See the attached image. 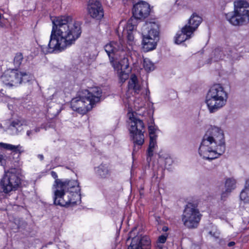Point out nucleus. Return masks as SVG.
Masks as SVG:
<instances>
[{
  "label": "nucleus",
  "instance_id": "4be33fe9",
  "mask_svg": "<svg viewBox=\"0 0 249 249\" xmlns=\"http://www.w3.org/2000/svg\"><path fill=\"white\" fill-rule=\"evenodd\" d=\"M236 181L233 178H229L226 179L225 184V189L227 192H231L236 187Z\"/></svg>",
  "mask_w": 249,
  "mask_h": 249
},
{
  "label": "nucleus",
  "instance_id": "a878e982",
  "mask_svg": "<svg viewBox=\"0 0 249 249\" xmlns=\"http://www.w3.org/2000/svg\"><path fill=\"white\" fill-rule=\"evenodd\" d=\"M23 59V55L21 53H16L14 59V64L16 67H19Z\"/></svg>",
  "mask_w": 249,
  "mask_h": 249
},
{
  "label": "nucleus",
  "instance_id": "79ce46f5",
  "mask_svg": "<svg viewBox=\"0 0 249 249\" xmlns=\"http://www.w3.org/2000/svg\"><path fill=\"white\" fill-rule=\"evenodd\" d=\"M40 130V128L37 127V128H36L35 129H34L33 131V133H37L38 132H39Z\"/></svg>",
  "mask_w": 249,
  "mask_h": 249
},
{
  "label": "nucleus",
  "instance_id": "e433bc0d",
  "mask_svg": "<svg viewBox=\"0 0 249 249\" xmlns=\"http://www.w3.org/2000/svg\"><path fill=\"white\" fill-rule=\"evenodd\" d=\"M190 249H200V248L198 245L193 244L191 246Z\"/></svg>",
  "mask_w": 249,
  "mask_h": 249
},
{
  "label": "nucleus",
  "instance_id": "f257e3e1",
  "mask_svg": "<svg viewBox=\"0 0 249 249\" xmlns=\"http://www.w3.org/2000/svg\"><path fill=\"white\" fill-rule=\"evenodd\" d=\"M47 47H42L45 53L60 52L74 44L81 34L79 23L70 16L55 17Z\"/></svg>",
  "mask_w": 249,
  "mask_h": 249
},
{
  "label": "nucleus",
  "instance_id": "6ab92c4d",
  "mask_svg": "<svg viewBox=\"0 0 249 249\" xmlns=\"http://www.w3.org/2000/svg\"><path fill=\"white\" fill-rule=\"evenodd\" d=\"M128 88L135 93H139L141 89V85L135 74H132L128 81Z\"/></svg>",
  "mask_w": 249,
  "mask_h": 249
},
{
  "label": "nucleus",
  "instance_id": "f3484780",
  "mask_svg": "<svg viewBox=\"0 0 249 249\" xmlns=\"http://www.w3.org/2000/svg\"><path fill=\"white\" fill-rule=\"evenodd\" d=\"M193 33L188 29L187 26H184L182 28L181 30L178 31L176 34L175 37V43L177 44H180L185 41L186 40L190 38Z\"/></svg>",
  "mask_w": 249,
  "mask_h": 249
},
{
  "label": "nucleus",
  "instance_id": "f03ea898",
  "mask_svg": "<svg viewBox=\"0 0 249 249\" xmlns=\"http://www.w3.org/2000/svg\"><path fill=\"white\" fill-rule=\"evenodd\" d=\"M226 149L223 130L211 126L206 132L199 146L198 153L204 159L212 160L223 154Z\"/></svg>",
  "mask_w": 249,
  "mask_h": 249
},
{
  "label": "nucleus",
  "instance_id": "412c9836",
  "mask_svg": "<svg viewBox=\"0 0 249 249\" xmlns=\"http://www.w3.org/2000/svg\"><path fill=\"white\" fill-rule=\"evenodd\" d=\"M240 197L244 203H249V186L246 182L244 189L240 193Z\"/></svg>",
  "mask_w": 249,
  "mask_h": 249
},
{
  "label": "nucleus",
  "instance_id": "c9c22d12",
  "mask_svg": "<svg viewBox=\"0 0 249 249\" xmlns=\"http://www.w3.org/2000/svg\"><path fill=\"white\" fill-rule=\"evenodd\" d=\"M4 159L2 155H0V165H3L4 163Z\"/></svg>",
  "mask_w": 249,
  "mask_h": 249
},
{
  "label": "nucleus",
  "instance_id": "dca6fc26",
  "mask_svg": "<svg viewBox=\"0 0 249 249\" xmlns=\"http://www.w3.org/2000/svg\"><path fill=\"white\" fill-rule=\"evenodd\" d=\"M150 240L147 236H138L132 238L128 249H150Z\"/></svg>",
  "mask_w": 249,
  "mask_h": 249
},
{
  "label": "nucleus",
  "instance_id": "9d476101",
  "mask_svg": "<svg viewBox=\"0 0 249 249\" xmlns=\"http://www.w3.org/2000/svg\"><path fill=\"white\" fill-rule=\"evenodd\" d=\"M129 119L130 122L129 130L134 145V150H136L137 145L138 149L139 146L142 145L144 142V125L142 120L133 116H130Z\"/></svg>",
  "mask_w": 249,
  "mask_h": 249
},
{
  "label": "nucleus",
  "instance_id": "9b49d317",
  "mask_svg": "<svg viewBox=\"0 0 249 249\" xmlns=\"http://www.w3.org/2000/svg\"><path fill=\"white\" fill-rule=\"evenodd\" d=\"M28 73L21 72L17 70H7L0 78V83H3L6 87L11 88L17 87L22 83L29 81Z\"/></svg>",
  "mask_w": 249,
  "mask_h": 249
},
{
  "label": "nucleus",
  "instance_id": "393cba45",
  "mask_svg": "<svg viewBox=\"0 0 249 249\" xmlns=\"http://www.w3.org/2000/svg\"><path fill=\"white\" fill-rule=\"evenodd\" d=\"M117 71L118 76L119 77L120 81L124 83L126 79L128 78V75L125 70H115Z\"/></svg>",
  "mask_w": 249,
  "mask_h": 249
},
{
  "label": "nucleus",
  "instance_id": "2f4dec72",
  "mask_svg": "<svg viewBox=\"0 0 249 249\" xmlns=\"http://www.w3.org/2000/svg\"><path fill=\"white\" fill-rule=\"evenodd\" d=\"M173 162V160L170 157H167L165 159V165L166 167H169Z\"/></svg>",
  "mask_w": 249,
  "mask_h": 249
},
{
  "label": "nucleus",
  "instance_id": "1a4fd4ad",
  "mask_svg": "<svg viewBox=\"0 0 249 249\" xmlns=\"http://www.w3.org/2000/svg\"><path fill=\"white\" fill-rule=\"evenodd\" d=\"M131 23L129 21L127 25V39L128 45L126 46L123 44V40L120 39L119 42L111 41L106 44L104 49L107 54H110L111 53H115L117 51H121L123 53H131L133 51L134 44V36L132 30L134 29V26L131 25Z\"/></svg>",
  "mask_w": 249,
  "mask_h": 249
},
{
  "label": "nucleus",
  "instance_id": "473e14b6",
  "mask_svg": "<svg viewBox=\"0 0 249 249\" xmlns=\"http://www.w3.org/2000/svg\"><path fill=\"white\" fill-rule=\"evenodd\" d=\"M231 193V192H227V190L225 189V191L221 194V198L222 200H224Z\"/></svg>",
  "mask_w": 249,
  "mask_h": 249
},
{
  "label": "nucleus",
  "instance_id": "a18cd8bd",
  "mask_svg": "<svg viewBox=\"0 0 249 249\" xmlns=\"http://www.w3.org/2000/svg\"><path fill=\"white\" fill-rule=\"evenodd\" d=\"M246 182L247 183V184L249 185V178L246 180Z\"/></svg>",
  "mask_w": 249,
  "mask_h": 249
},
{
  "label": "nucleus",
  "instance_id": "7ed1b4c3",
  "mask_svg": "<svg viewBox=\"0 0 249 249\" xmlns=\"http://www.w3.org/2000/svg\"><path fill=\"white\" fill-rule=\"evenodd\" d=\"M51 175L55 179L53 187L54 204L61 206L76 204L80 198L78 182L75 180L58 179L57 175L54 171H52Z\"/></svg>",
  "mask_w": 249,
  "mask_h": 249
},
{
  "label": "nucleus",
  "instance_id": "423d86ee",
  "mask_svg": "<svg viewBox=\"0 0 249 249\" xmlns=\"http://www.w3.org/2000/svg\"><path fill=\"white\" fill-rule=\"evenodd\" d=\"M234 11L226 14V19L234 26H240L249 22V3L245 0L234 3Z\"/></svg>",
  "mask_w": 249,
  "mask_h": 249
},
{
  "label": "nucleus",
  "instance_id": "c756f323",
  "mask_svg": "<svg viewBox=\"0 0 249 249\" xmlns=\"http://www.w3.org/2000/svg\"><path fill=\"white\" fill-rule=\"evenodd\" d=\"M21 125H22V124L21 123V122L19 121L16 120V121H13L11 123L10 127L11 129H16L17 130H18V128L19 127H20L21 126Z\"/></svg>",
  "mask_w": 249,
  "mask_h": 249
},
{
  "label": "nucleus",
  "instance_id": "72a5a7b5",
  "mask_svg": "<svg viewBox=\"0 0 249 249\" xmlns=\"http://www.w3.org/2000/svg\"><path fill=\"white\" fill-rule=\"evenodd\" d=\"M150 141H156L157 136L155 133H150Z\"/></svg>",
  "mask_w": 249,
  "mask_h": 249
},
{
  "label": "nucleus",
  "instance_id": "20e7f679",
  "mask_svg": "<svg viewBox=\"0 0 249 249\" xmlns=\"http://www.w3.org/2000/svg\"><path fill=\"white\" fill-rule=\"evenodd\" d=\"M101 95L102 91L98 87L79 91L76 96L71 100V108L73 111L85 114L100 101Z\"/></svg>",
  "mask_w": 249,
  "mask_h": 249
},
{
  "label": "nucleus",
  "instance_id": "bb28decb",
  "mask_svg": "<svg viewBox=\"0 0 249 249\" xmlns=\"http://www.w3.org/2000/svg\"><path fill=\"white\" fill-rule=\"evenodd\" d=\"M213 53L214 55L213 58L214 61H216L224 58V56L222 55L223 52L219 49H215Z\"/></svg>",
  "mask_w": 249,
  "mask_h": 249
},
{
  "label": "nucleus",
  "instance_id": "58836bf2",
  "mask_svg": "<svg viewBox=\"0 0 249 249\" xmlns=\"http://www.w3.org/2000/svg\"><path fill=\"white\" fill-rule=\"evenodd\" d=\"M33 133V131L32 130H28L26 132V134L28 137H30L32 134Z\"/></svg>",
  "mask_w": 249,
  "mask_h": 249
},
{
  "label": "nucleus",
  "instance_id": "c85d7f7f",
  "mask_svg": "<svg viewBox=\"0 0 249 249\" xmlns=\"http://www.w3.org/2000/svg\"><path fill=\"white\" fill-rule=\"evenodd\" d=\"M156 141H150L149 148L147 151V155L148 157H151L153 156V150L156 146Z\"/></svg>",
  "mask_w": 249,
  "mask_h": 249
},
{
  "label": "nucleus",
  "instance_id": "f8f14e48",
  "mask_svg": "<svg viewBox=\"0 0 249 249\" xmlns=\"http://www.w3.org/2000/svg\"><path fill=\"white\" fill-rule=\"evenodd\" d=\"M201 214L194 204L188 203L185 207L182 215L183 224L188 228H196L201 219Z\"/></svg>",
  "mask_w": 249,
  "mask_h": 249
},
{
  "label": "nucleus",
  "instance_id": "a211bd4d",
  "mask_svg": "<svg viewBox=\"0 0 249 249\" xmlns=\"http://www.w3.org/2000/svg\"><path fill=\"white\" fill-rule=\"evenodd\" d=\"M202 22L201 18L196 13H194L190 18L188 23L185 25L193 33L196 30Z\"/></svg>",
  "mask_w": 249,
  "mask_h": 249
},
{
  "label": "nucleus",
  "instance_id": "f704fd0d",
  "mask_svg": "<svg viewBox=\"0 0 249 249\" xmlns=\"http://www.w3.org/2000/svg\"><path fill=\"white\" fill-rule=\"evenodd\" d=\"M148 130L150 133H155V129L152 126H150L148 127Z\"/></svg>",
  "mask_w": 249,
  "mask_h": 249
},
{
  "label": "nucleus",
  "instance_id": "4468645a",
  "mask_svg": "<svg viewBox=\"0 0 249 249\" xmlns=\"http://www.w3.org/2000/svg\"><path fill=\"white\" fill-rule=\"evenodd\" d=\"M150 11V5L146 2L141 1L133 5V16L137 19H144L149 16Z\"/></svg>",
  "mask_w": 249,
  "mask_h": 249
},
{
  "label": "nucleus",
  "instance_id": "37998d69",
  "mask_svg": "<svg viewBox=\"0 0 249 249\" xmlns=\"http://www.w3.org/2000/svg\"><path fill=\"white\" fill-rule=\"evenodd\" d=\"M38 158L41 160H42L44 159L43 155L42 154H39L38 155Z\"/></svg>",
  "mask_w": 249,
  "mask_h": 249
},
{
  "label": "nucleus",
  "instance_id": "ea45409f",
  "mask_svg": "<svg viewBox=\"0 0 249 249\" xmlns=\"http://www.w3.org/2000/svg\"><path fill=\"white\" fill-rule=\"evenodd\" d=\"M234 245H235V242L233 241H231L228 243V246L229 247H231L233 246Z\"/></svg>",
  "mask_w": 249,
  "mask_h": 249
},
{
  "label": "nucleus",
  "instance_id": "2eb2a0df",
  "mask_svg": "<svg viewBox=\"0 0 249 249\" xmlns=\"http://www.w3.org/2000/svg\"><path fill=\"white\" fill-rule=\"evenodd\" d=\"M88 11L92 18L101 19L104 16L103 9L99 0H90L88 5Z\"/></svg>",
  "mask_w": 249,
  "mask_h": 249
},
{
  "label": "nucleus",
  "instance_id": "5701e85b",
  "mask_svg": "<svg viewBox=\"0 0 249 249\" xmlns=\"http://www.w3.org/2000/svg\"><path fill=\"white\" fill-rule=\"evenodd\" d=\"M21 147L19 145L15 146L11 144L0 142V149H4L6 150H12L13 151H16L17 150H19V148H20Z\"/></svg>",
  "mask_w": 249,
  "mask_h": 249
},
{
  "label": "nucleus",
  "instance_id": "a19ab883",
  "mask_svg": "<svg viewBox=\"0 0 249 249\" xmlns=\"http://www.w3.org/2000/svg\"><path fill=\"white\" fill-rule=\"evenodd\" d=\"M156 249H167L165 247L156 246Z\"/></svg>",
  "mask_w": 249,
  "mask_h": 249
},
{
  "label": "nucleus",
  "instance_id": "cd10ccee",
  "mask_svg": "<svg viewBox=\"0 0 249 249\" xmlns=\"http://www.w3.org/2000/svg\"><path fill=\"white\" fill-rule=\"evenodd\" d=\"M167 235L166 234L164 235H160L157 241L156 246H161L165 247L164 244L165 243L167 240Z\"/></svg>",
  "mask_w": 249,
  "mask_h": 249
},
{
  "label": "nucleus",
  "instance_id": "b1692460",
  "mask_svg": "<svg viewBox=\"0 0 249 249\" xmlns=\"http://www.w3.org/2000/svg\"><path fill=\"white\" fill-rule=\"evenodd\" d=\"M143 67L147 71H151L154 70V64L148 59L145 58L143 61Z\"/></svg>",
  "mask_w": 249,
  "mask_h": 249
},
{
  "label": "nucleus",
  "instance_id": "ddd939ff",
  "mask_svg": "<svg viewBox=\"0 0 249 249\" xmlns=\"http://www.w3.org/2000/svg\"><path fill=\"white\" fill-rule=\"evenodd\" d=\"M135 53V52L131 51V53H123L121 51H117L107 54L109 58L110 62L114 70H125L129 67L128 59L126 55Z\"/></svg>",
  "mask_w": 249,
  "mask_h": 249
},
{
  "label": "nucleus",
  "instance_id": "aec40b11",
  "mask_svg": "<svg viewBox=\"0 0 249 249\" xmlns=\"http://www.w3.org/2000/svg\"><path fill=\"white\" fill-rule=\"evenodd\" d=\"M95 169L96 174L101 178H106L110 175V170L107 164L102 163Z\"/></svg>",
  "mask_w": 249,
  "mask_h": 249
},
{
  "label": "nucleus",
  "instance_id": "4c0bfd02",
  "mask_svg": "<svg viewBox=\"0 0 249 249\" xmlns=\"http://www.w3.org/2000/svg\"><path fill=\"white\" fill-rule=\"evenodd\" d=\"M2 17V15L0 14V27H3L4 26V24L3 23V22L1 21V18Z\"/></svg>",
  "mask_w": 249,
  "mask_h": 249
},
{
  "label": "nucleus",
  "instance_id": "0eeeda50",
  "mask_svg": "<svg viewBox=\"0 0 249 249\" xmlns=\"http://www.w3.org/2000/svg\"><path fill=\"white\" fill-rule=\"evenodd\" d=\"M142 45L145 52L155 49L159 40V27L155 21H146L142 28Z\"/></svg>",
  "mask_w": 249,
  "mask_h": 249
},
{
  "label": "nucleus",
  "instance_id": "39448f33",
  "mask_svg": "<svg viewBox=\"0 0 249 249\" xmlns=\"http://www.w3.org/2000/svg\"><path fill=\"white\" fill-rule=\"evenodd\" d=\"M228 98V93L220 84L212 86L207 93L205 101L210 113H214L224 107Z\"/></svg>",
  "mask_w": 249,
  "mask_h": 249
},
{
  "label": "nucleus",
  "instance_id": "c03bdc74",
  "mask_svg": "<svg viewBox=\"0 0 249 249\" xmlns=\"http://www.w3.org/2000/svg\"><path fill=\"white\" fill-rule=\"evenodd\" d=\"M168 230V228L166 226H164L162 228V231H166Z\"/></svg>",
  "mask_w": 249,
  "mask_h": 249
},
{
  "label": "nucleus",
  "instance_id": "7c9ffc66",
  "mask_svg": "<svg viewBox=\"0 0 249 249\" xmlns=\"http://www.w3.org/2000/svg\"><path fill=\"white\" fill-rule=\"evenodd\" d=\"M209 234L212 236L214 237L215 238H218L219 233L217 231L216 228H214V229L212 231H209Z\"/></svg>",
  "mask_w": 249,
  "mask_h": 249
},
{
  "label": "nucleus",
  "instance_id": "6e6552de",
  "mask_svg": "<svg viewBox=\"0 0 249 249\" xmlns=\"http://www.w3.org/2000/svg\"><path fill=\"white\" fill-rule=\"evenodd\" d=\"M20 183V179L15 168L5 171L0 181V200L4 198L6 195L16 191Z\"/></svg>",
  "mask_w": 249,
  "mask_h": 249
}]
</instances>
